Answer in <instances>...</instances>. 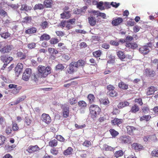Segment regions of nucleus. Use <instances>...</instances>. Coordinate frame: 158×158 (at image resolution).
Masks as SVG:
<instances>
[{"mask_svg": "<svg viewBox=\"0 0 158 158\" xmlns=\"http://www.w3.org/2000/svg\"><path fill=\"white\" fill-rule=\"evenodd\" d=\"M37 69L39 74L43 77H46L51 73V69L49 66L45 67L44 66L40 65L38 67Z\"/></svg>", "mask_w": 158, "mask_h": 158, "instance_id": "f257e3e1", "label": "nucleus"}, {"mask_svg": "<svg viewBox=\"0 0 158 158\" xmlns=\"http://www.w3.org/2000/svg\"><path fill=\"white\" fill-rule=\"evenodd\" d=\"M75 19H69L68 20H62L59 24L58 26L63 29L65 27L67 30L73 28V25L75 23Z\"/></svg>", "mask_w": 158, "mask_h": 158, "instance_id": "f03ea898", "label": "nucleus"}, {"mask_svg": "<svg viewBox=\"0 0 158 158\" xmlns=\"http://www.w3.org/2000/svg\"><path fill=\"white\" fill-rule=\"evenodd\" d=\"M100 108L97 105H91L89 107V111L91 116L93 119H95L100 114Z\"/></svg>", "mask_w": 158, "mask_h": 158, "instance_id": "7ed1b4c3", "label": "nucleus"}, {"mask_svg": "<svg viewBox=\"0 0 158 158\" xmlns=\"http://www.w3.org/2000/svg\"><path fill=\"white\" fill-rule=\"evenodd\" d=\"M32 73V71L31 69L26 68L23 73L22 79L26 81H28L31 77Z\"/></svg>", "mask_w": 158, "mask_h": 158, "instance_id": "20e7f679", "label": "nucleus"}, {"mask_svg": "<svg viewBox=\"0 0 158 158\" xmlns=\"http://www.w3.org/2000/svg\"><path fill=\"white\" fill-rule=\"evenodd\" d=\"M4 24L5 26L10 27L12 29L17 30V26L15 24L14 22H12L10 18L6 19L4 22Z\"/></svg>", "mask_w": 158, "mask_h": 158, "instance_id": "39448f33", "label": "nucleus"}, {"mask_svg": "<svg viewBox=\"0 0 158 158\" xmlns=\"http://www.w3.org/2000/svg\"><path fill=\"white\" fill-rule=\"evenodd\" d=\"M144 75L148 77H153L156 74L155 72L150 69L147 68L145 70Z\"/></svg>", "mask_w": 158, "mask_h": 158, "instance_id": "423d86ee", "label": "nucleus"}, {"mask_svg": "<svg viewBox=\"0 0 158 158\" xmlns=\"http://www.w3.org/2000/svg\"><path fill=\"white\" fill-rule=\"evenodd\" d=\"M149 47L148 46H143L139 48V52L143 55L148 54L150 52Z\"/></svg>", "mask_w": 158, "mask_h": 158, "instance_id": "0eeeda50", "label": "nucleus"}, {"mask_svg": "<svg viewBox=\"0 0 158 158\" xmlns=\"http://www.w3.org/2000/svg\"><path fill=\"white\" fill-rule=\"evenodd\" d=\"M23 68V64L19 63L17 64L15 69V74L17 76H19Z\"/></svg>", "mask_w": 158, "mask_h": 158, "instance_id": "6e6552de", "label": "nucleus"}, {"mask_svg": "<svg viewBox=\"0 0 158 158\" xmlns=\"http://www.w3.org/2000/svg\"><path fill=\"white\" fill-rule=\"evenodd\" d=\"M42 121L47 124H49L51 122V118L49 115L43 113L41 115Z\"/></svg>", "mask_w": 158, "mask_h": 158, "instance_id": "1a4fd4ad", "label": "nucleus"}, {"mask_svg": "<svg viewBox=\"0 0 158 158\" xmlns=\"http://www.w3.org/2000/svg\"><path fill=\"white\" fill-rule=\"evenodd\" d=\"M119 139L122 143L129 144L131 143V137L129 136H121Z\"/></svg>", "mask_w": 158, "mask_h": 158, "instance_id": "9d476101", "label": "nucleus"}, {"mask_svg": "<svg viewBox=\"0 0 158 158\" xmlns=\"http://www.w3.org/2000/svg\"><path fill=\"white\" fill-rule=\"evenodd\" d=\"M143 139L145 142L152 141L154 142L157 140V139L155 135L145 136H144Z\"/></svg>", "mask_w": 158, "mask_h": 158, "instance_id": "9b49d317", "label": "nucleus"}, {"mask_svg": "<svg viewBox=\"0 0 158 158\" xmlns=\"http://www.w3.org/2000/svg\"><path fill=\"white\" fill-rule=\"evenodd\" d=\"M40 148L37 145L35 146L30 145L27 149V151L30 153L35 152L40 150Z\"/></svg>", "mask_w": 158, "mask_h": 158, "instance_id": "f8f14e48", "label": "nucleus"}, {"mask_svg": "<svg viewBox=\"0 0 158 158\" xmlns=\"http://www.w3.org/2000/svg\"><path fill=\"white\" fill-rule=\"evenodd\" d=\"M157 90V88L154 86H152L147 89L146 95L148 96L153 94L155 91Z\"/></svg>", "mask_w": 158, "mask_h": 158, "instance_id": "ddd939ff", "label": "nucleus"}, {"mask_svg": "<svg viewBox=\"0 0 158 158\" xmlns=\"http://www.w3.org/2000/svg\"><path fill=\"white\" fill-rule=\"evenodd\" d=\"M12 46L11 45H6L0 50V51L2 53H8L12 49Z\"/></svg>", "mask_w": 158, "mask_h": 158, "instance_id": "4468645a", "label": "nucleus"}, {"mask_svg": "<svg viewBox=\"0 0 158 158\" xmlns=\"http://www.w3.org/2000/svg\"><path fill=\"white\" fill-rule=\"evenodd\" d=\"M123 21V19L120 17L114 19L112 21V24L114 26H117L120 24Z\"/></svg>", "mask_w": 158, "mask_h": 158, "instance_id": "2eb2a0df", "label": "nucleus"}, {"mask_svg": "<svg viewBox=\"0 0 158 158\" xmlns=\"http://www.w3.org/2000/svg\"><path fill=\"white\" fill-rule=\"evenodd\" d=\"M118 87L121 89L126 90L128 89V85L124 82L121 81L118 83Z\"/></svg>", "mask_w": 158, "mask_h": 158, "instance_id": "dca6fc26", "label": "nucleus"}, {"mask_svg": "<svg viewBox=\"0 0 158 158\" xmlns=\"http://www.w3.org/2000/svg\"><path fill=\"white\" fill-rule=\"evenodd\" d=\"M123 121L122 119H119L117 118H115L111 121V123L114 125L118 126L119 124H121Z\"/></svg>", "mask_w": 158, "mask_h": 158, "instance_id": "f3484780", "label": "nucleus"}, {"mask_svg": "<svg viewBox=\"0 0 158 158\" xmlns=\"http://www.w3.org/2000/svg\"><path fill=\"white\" fill-rule=\"evenodd\" d=\"M127 133L130 135H133L134 134V131L136 130V129L135 127L127 126L126 127Z\"/></svg>", "mask_w": 158, "mask_h": 158, "instance_id": "a211bd4d", "label": "nucleus"}, {"mask_svg": "<svg viewBox=\"0 0 158 158\" xmlns=\"http://www.w3.org/2000/svg\"><path fill=\"white\" fill-rule=\"evenodd\" d=\"M132 146L133 149L136 151H140L143 148V146L137 143H134Z\"/></svg>", "mask_w": 158, "mask_h": 158, "instance_id": "6ab92c4d", "label": "nucleus"}, {"mask_svg": "<svg viewBox=\"0 0 158 158\" xmlns=\"http://www.w3.org/2000/svg\"><path fill=\"white\" fill-rule=\"evenodd\" d=\"M73 152V149L71 147H69L63 152V154L65 156L71 155Z\"/></svg>", "mask_w": 158, "mask_h": 158, "instance_id": "aec40b11", "label": "nucleus"}, {"mask_svg": "<svg viewBox=\"0 0 158 158\" xmlns=\"http://www.w3.org/2000/svg\"><path fill=\"white\" fill-rule=\"evenodd\" d=\"M75 64V61L72 62L70 64L69 69L67 70V72L68 73L71 74L74 72V67L76 68Z\"/></svg>", "mask_w": 158, "mask_h": 158, "instance_id": "412c9836", "label": "nucleus"}, {"mask_svg": "<svg viewBox=\"0 0 158 158\" xmlns=\"http://www.w3.org/2000/svg\"><path fill=\"white\" fill-rule=\"evenodd\" d=\"M75 66L76 68H78L80 66L83 67L85 64V61L82 59L78 60L77 62H75Z\"/></svg>", "mask_w": 158, "mask_h": 158, "instance_id": "4be33fe9", "label": "nucleus"}, {"mask_svg": "<svg viewBox=\"0 0 158 158\" xmlns=\"http://www.w3.org/2000/svg\"><path fill=\"white\" fill-rule=\"evenodd\" d=\"M16 54L18 57L20 58L21 60L25 59L27 57L26 53H23L20 51H17Z\"/></svg>", "mask_w": 158, "mask_h": 158, "instance_id": "5701e85b", "label": "nucleus"}, {"mask_svg": "<svg viewBox=\"0 0 158 158\" xmlns=\"http://www.w3.org/2000/svg\"><path fill=\"white\" fill-rule=\"evenodd\" d=\"M70 12H63L62 13L60 14V18L62 19H68L71 16Z\"/></svg>", "mask_w": 158, "mask_h": 158, "instance_id": "b1692460", "label": "nucleus"}, {"mask_svg": "<svg viewBox=\"0 0 158 158\" xmlns=\"http://www.w3.org/2000/svg\"><path fill=\"white\" fill-rule=\"evenodd\" d=\"M51 39L50 35L46 33H44L41 35L40 37V41H48Z\"/></svg>", "mask_w": 158, "mask_h": 158, "instance_id": "393cba45", "label": "nucleus"}, {"mask_svg": "<svg viewBox=\"0 0 158 158\" xmlns=\"http://www.w3.org/2000/svg\"><path fill=\"white\" fill-rule=\"evenodd\" d=\"M78 104L80 109H85L87 106L86 103L83 100L80 101L78 102Z\"/></svg>", "mask_w": 158, "mask_h": 158, "instance_id": "a878e982", "label": "nucleus"}, {"mask_svg": "<svg viewBox=\"0 0 158 158\" xmlns=\"http://www.w3.org/2000/svg\"><path fill=\"white\" fill-rule=\"evenodd\" d=\"M37 29L35 27H31L25 31V32L27 34H32L36 33Z\"/></svg>", "mask_w": 158, "mask_h": 158, "instance_id": "bb28decb", "label": "nucleus"}, {"mask_svg": "<svg viewBox=\"0 0 158 158\" xmlns=\"http://www.w3.org/2000/svg\"><path fill=\"white\" fill-rule=\"evenodd\" d=\"M139 108L138 106L135 104L132 106L130 112L135 114L139 110Z\"/></svg>", "mask_w": 158, "mask_h": 158, "instance_id": "cd10ccee", "label": "nucleus"}, {"mask_svg": "<svg viewBox=\"0 0 158 158\" xmlns=\"http://www.w3.org/2000/svg\"><path fill=\"white\" fill-rule=\"evenodd\" d=\"M126 47L134 49L138 47L137 44L135 43H131L125 44Z\"/></svg>", "mask_w": 158, "mask_h": 158, "instance_id": "c85d7f7f", "label": "nucleus"}, {"mask_svg": "<svg viewBox=\"0 0 158 158\" xmlns=\"http://www.w3.org/2000/svg\"><path fill=\"white\" fill-rule=\"evenodd\" d=\"M117 55L119 59L121 60H123L125 57V55L124 52L121 51H119L117 52Z\"/></svg>", "mask_w": 158, "mask_h": 158, "instance_id": "c756f323", "label": "nucleus"}, {"mask_svg": "<svg viewBox=\"0 0 158 158\" xmlns=\"http://www.w3.org/2000/svg\"><path fill=\"white\" fill-rule=\"evenodd\" d=\"M87 98L89 101V103L90 104L93 103L94 102L95 99V97L94 95L90 94H89L88 95Z\"/></svg>", "mask_w": 158, "mask_h": 158, "instance_id": "7c9ffc66", "label": "nucleus"}, {"mask_svg": "<svg viewBox=\"0 0 158 158\" xmlns=\"http://www.w3.org/2000/svg\"><path fill=\"white\" fill-rule=\"evenodd\" d=\"M32 9L31 6H28L26 4H22L21 5V7L20 8L21 10H25L26 11H28Z\"/></svg>", "mask_w": 158, "mask_h": 158, "instance_id": "2f4dec72", "label": "nucleus"}, {"mask_svg": "<svg viewBox=\"0 0 158 158\" xmlns=\"http://www.w3.org/2000/svg\"><path fill=\"white\" fill-rule=\"evenodd\" d=\"M89 22L91 26H94L96 23V20L94 17H89L88 18Z\"/></svg>", "mask_w": 158, "mask_h": 158, "instance_id": "473e14b6", "label": "nucleus"}, {"mask_svg": "<svg viewBox=\"0 0 158 158\" xmlns=\"http://www.w3.org/2000/svg\"><path fill=\"white\" fill-rule=\"evenodd\" d=\"M52 3L53 2L52 0H45L44 4L46 7L49 8L51 7Z\"/></svg>", "mask_w": 158, "mask_h": 158, "instance_id": "72a5a7b5", "label": "nucleus"}, {"mask_svg": "<svg viewBox=\"0 0 158 158\" xmlns=\"http://www.w3.org/2000/svg\"><path fill=\"white\" fill-rule=\"evenodd\" d=\"M69 107H65L63 109V115L64 117L67 118L69 115Z\"/></svg>", "mask_w": 158, "mask_h": 158, "instance_id": "f704fd0d", "label": "nucleus"}, {"mask_svg": "<svg viewBox=\"0 0 158 158\" xmlns=\"http://www.w3.org/2000/svg\"><path fill=\"white\" fill-rule=\"evenodd\" d=\"M58 143L57 141L55 139L51 140L49 142V145L52 147L54 148V147L56 146Z\"/></svg>", "mask_w": 158, "mask_h": 158, "instance_id": "c9c22d12", "label": "nucleus"}, {"mask_svg": "<svg viewBox=\"0 0 158 158\" xmlns=\"http://www.w3.org/2000/svg\"><path fill=\"white\" fill-rule=\"evenodd\" d=\"M129 103L127 101L122 102H119L118 106L119 108H123L129 106Z\"/></svg>", "mask_w": 158, "mask_h": 158, "instance_id": "e433bc0d", "label": "nucleus"}, {"mask_svg": "<svg viewBox=\"0 0 158 158\" xmlns=\"http://www.w3.org/2000/svg\"><path fill=\"white\" fill-rule=\"evenodd\" d=\"M124 154L123 152L121 150L116 151L114 153V156L118 158L119 157L122 156Z\"/></svg>", "mask_w": 158, "mask_h": 158, "instance_id": "4c0bfd02", "label": "nucleus"}, {"mask_svg": "<svg viewBox=\"0 0 158 158\" xmlns=\"http://www.w3.org/2000/svg\"><path fill=\"white\" fill-rule=\"evenodd\" d=\"M109 131L111 135L113 137H116L119 134V133L118 131H116L113 129H110Z\"/></svg>", "mask_w": 158, "mask_h": 158, "instance_id": "58836bf2", "label": "nucleus"}, {"mask_svg": "<svg viewBox=\"0 0 158 158\" xmlns=\"http://www.w3.org/2000/svg\"><path fill=\"white\" fill-rule=\"evenodd\" d=\"M39 76L38 74L34 73H32L31 77V78L32 81L35 82L38 81L39 80Z\"/></svg>", "mask_w": 158, "mask_h": 158, "instance_id": "ea45409f", "label": "nucleus"}, {"mask_svg": "<svg viewBox=\"0 0 158 158\" xmlns=\"http://www.w3.org/2000/svg\"><path fill=\"white\" fill-rule=\"evenodd\" d=\"M104 5V3L103 2L100 1L98 2L97 7L100 10H103L105 9V7L103 5Z\"/></svg>", "mask_w": 158, "mask_h": 158, "instance_id": "a19ab883", "label": "nucleus"}, {"mask_svg": "<svg viewBox=\"0 0 158 158\" xmlns=\"http://www.w3.org/2000/svg\"><path fill=\"white\" fill-rule=\"evenodd\" d=\"M107 94L109 96L111 97H116L118 95L117 92L114 89L111 91H108Z\"/></svg>", "mask_w": 158, "mask_h": 158, "instance_id": "79ce46f5", "label": "nucleus"}, {"mask_svg": "<svg viewBox=\"0 0 158 158\" xmlns=\"http://www.w3.org/2000/svg\"><path fill=\"white\" fill-rule=\"evenodd\" d=\"M151 118V117L149 115H144L140 117V120L141 121H142L143 120H145L146 121H148L150 120Z\"/></svg>", "mask_w": 158, "mask_h": 158, "instance_id": "37998d69", "label": "nucleus"}, {"mask_svg": "<svg viewBox=\"0 0 158 158\" xmlns=\"http://www.w3.org/2000/svg\"><path fill=\"white\" fill-rule=\"evenodd\" d=\"M40 25L42 28L43 29H45L48 27V23L47 21H43L40 24Z\"/></svg>", "mask_w": 158, "mask_h": 158, "instance_id": "c03bdc74", "label": "nucleus"}, {"mask_svg": "<svg viewBox=\"0 0 158 158\" xmlns=\"http://www.w3.org/2000/svg\"><path fill=\"white\" fill-rule=\"evenodd\" d=\"M152 156L155 157H158V148L154 149L151 152Z\"/></svg>", "mask_w": 158, "mask_h": 158, "instance_id": "a18cd8bd", "label": "nucleus"}, {"mask_svg": "<svg viewBox=\"0 0 158 158\" xmlns=\"http://www.w3.org/2000/svg\"><path fill=\"white\" fill-rule=\"evenodd\" d=\"M49 52L52 54H56L58 53V52L56 50L53 48H49L48 49Z\"/></svg>", "mask_w": 158, "mask_h": 158, "instance_id": "49530a36", "label": "nucleus"}, {"mask_svg": "<svg viewBox=\"0 0 158 158\" xmlns=\"http://www.w3.org/2000/svg\"><path fill=\"white\" fill-rule=\"evenodd\" d=\"M15 147L13 145L11 146H10L9 145H6L5 146V149L7 152H10L13 150Z\"/></svg>", "mask_w": 158, "mask_h": 158, "instance_id": "de8ad7c7", "label": "nucleus"}, {"mask_svg": "<svg viewBox=\"0 0 158 158\" xmlns=\"http://www.w3.org/2000/svg\"><path fill=\"white\" fill-rule=\"evenodd\" d=\"M103 149L106 151H112L113 150V148L112 147L106 144L103 145Z\"/></svg>", "mask_w": 158, "mask_h": 158, "instance_id": "09e8293b", "label": "nucleus"}, {"mask_svg": "<svg viewBox=\"0 0 158 158\" xmlns=\"http://www.w3.org/2000/svg\"><path fill=\"white\" fill-rule=\"evenodd\" d=\"M6 140V138L5 136L0 135V146L4 144Z\"/></svg>", "mask_w": 158, "mask_h": 158, "instance_id": "8fccbe9b", "label": "nucleus"}, {"mask_svg": "<svg viewBox=\"0 0 158 158\" xmlns=\"http://www.w3.org/2000/svg\"><path fill=\"white\" fill-rule=\"evenodd\" d=\"M50 152L53 155H56L59 153V150L54 147L51 149Z\"/></svg>", "mask_w": 158, "mask_h": 158, "instance_id": "3c124183", "label": "nucleus"}, {"mask_svg": "<svg viewBox=\"0 0 158 158\" xmlns=\"http://www.w3.org/2000/svg\"><path fill=\"white\" fill-rule=\"evenodd\" d=\"M0 35L2 37L6 39L10 36V34L8 32H6L1 33Z\"/></svg>", "mask_w": 158, "mask_h": 158, "instance_id": "603ef678", "label": "nucleus"}, {"mask_svg": "<svg viewBox=\"0 0 158 158\" xmlns=\"http://www.w3.org/2000/svg\"><path fill=\"white\" fill-rule=\"evenodd\" d=\"M142 111L144 114L148 113L150 112V108L148 106H143L142 109Z\"/></svg>", "mask_w": 158, "mask_h": 158, "instance_id": "864d4df0", "label": "nucleus"}, {"mask_svg": "<svg viewBox=\"0 0 158 158\" xmlns=\"http://www.w3.org/2000/svg\"><path fill=\"white\" fill-rule=\"evenodd\" d=\"M102 54V52L101 50H98L93 53V55L95 57H100Z\"/></svg>", "mask_w": 158, "mask_h": 158, "instance_id": "5fc2aeb1", "label": "nucleus"}, {"mask_svg": "<svg viewBox=\"0 0 158 158\" xmlns=\"http://www.w3.org/2000/svg\"><path fill=\"white\" fill-rule=\"evenodd\" d=\"M94 12L98 16H101L104 19L106 17V15L105 13L100 12L98 11H94Z\"/></svg>", "mask_w": 158, "mask_h": 158, "instance_id": "6e6d98bb", "label": "nucleus"}, {"mask_svg": "<svg viewBox=\"0 0 158 158\" xmlns=\"http://www.w3.org/2000/svg\"><path fill=\"white\" fill-rule=\"evenodd\" d=\"M59 42L58 39L56 38H52L49 41L50 44H56L58 43Z\"/></svg>", "mask_w": 158, "mask_h": 158, "instance_id": "4d7b16f0", "label": "nucleus"}, {"mask_svg": "<svg viewBox=\"0 0 158 158\" xmlns=\"http://www.w3.org/2000/svg\"><path fill=\"white\" fill-rule=\"evenodd\" d=\"M126 24L127 26L131 27L134 26L135 23V22L133 19H131L130 20H128L126 22Z\"/></svg>", "mask_w": 158, "mask_h": 158, "instance_id": "13d9d810", "label": "nucleus"}, {"mask_svg": "<svg viewBox=\"0 0 158 158\" xmlns=\"http://www.w3.org/2000/svg\"><path fill=\"white\" fill-rule=\"evenodd\" d=\"M83 146L86 147H89L91 145V143L90 141L87 140H85L82 144Z\"/></svg>", "mask_w": 158, "mask_h": 158, "instance_id": "bf43d9fd", "label": "nucleus"}, {"mask_svg": "<svg viewBox=\"0 0 158 158\" xmlns=\"http://www.w3.org/2000/svg\"><path fill=\"white\" fill-rule=\"evenodd\" d=\"M126 44H129L131 43L130 42L131 41L133 40V38L131 35L127 36L125 38Z\"/></svg>", "mask_w": 158, "mask_h": 158, "instance_id": "052dcab7", "label": "nucleus"}, {"mask_svg": "<svg viewBox=\"0 0 158 158\" xmlns=\"http://www.w3.org/2000/svg\"><path fill=\"white\" fill-rule=\"evenodd\" d=\"M32 20L31 17V16H26L23 18V22L26 23L31 22Z\"/></svg>", "mask_w": 158, "mask_h": 158, "instance_id": "680f3d73", "label": "nucleus"}, {"mask_svg": "<svg viewBox=\"0 0 158 158\" xmlns=\"http://www.w3.org/2000/svg\"><path fill=\"white\" fill-rule=\"evenodd\" d=\"M101 102L104 105H107L109 103V101L107 98L102 99L101 100Z\"/></svg>", "mask_w": 158, "mask_h": 158, "instance_id": "e2e57ef3", "label": "nucleus"}, {"mask_svg": "<svg viewBox=\"0 0 158 158\" xmlns=\"http://www.w3.org/2000/svg\"><path fill=\"white\" fill-rule=\"evenodd\" d=\"M12 127L13 130L14 131H18L19 129V127L17 124L15 122L14 123L13 122L12 123Z\"/></svg>", "mask_w": 158, "mask_h": 158, "instance_id": "0e129e2a", "label": "nucleus"}, {"mask_svg": "<svg viewBox=\"0 0 158 158\" xmlns=\"http://www.w3.org/2000/svg\"><path fill=\"white\" fill-rule=\"evenodd\" d=\"M55 138L56 139L60 142H64L65 140L64 138L60 135H56Z\"/></svg>", "mask_w": 158, "mask_h": 158, "instance_id": "69168bd1", "label": "nucleus"}, {"mask_svg": "<svg viewBox=\"0 0 158 158\" xmlns=\"http://www.w3.org/2000/svg\"><path fill=\"white\" fill-rule=\"evenodd\" d=\"M44 8V6L42 4H36L34 6L35 10L39 9L41 10Z\"/></svg>", "mask_w": 158, "mask_h": 158, "instance_id": "338daca9", "label": "nucleus"}, {"mask_svg": "<svg viewBox=\"0 0 158 158\" xmlns=\"http://www.w3.org/2000/svg\"><path fill=\"white\" fill-rule=\"evenodd\" d=\"M36 46V43L33 42L29 44L27 46V48L30 49L34 48Z\"/></svg>", "mask_w": 158, "mask_h": 158, "instance_id": "774afa93", "label": "nucleus"}]
</instances>
